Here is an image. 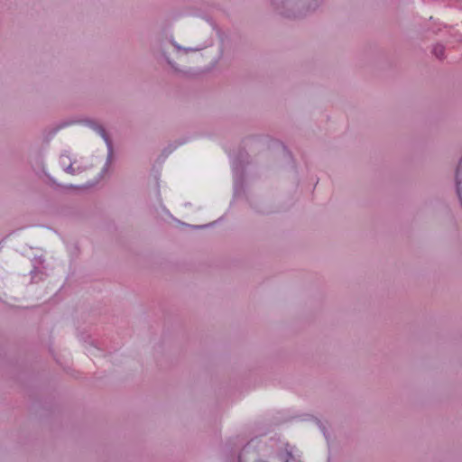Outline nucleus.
Instances as JSON below:
<instances>
[{"label":"nucleus","instance_id":"nucleus-1","mask_svg":"<svg viewBox=\"0 0 462 462\" xmlns=\"http://www.w3.org/2000/svg\"><path fill=\"white\" fill-rule=\"evenodd\" d=\"M273 8L282 16L296 18L315 10L319 0H270Z\"/></svg>","mask_w":462,"mask_h":462},{"label":"nucleus","instance_id":"nucleus-2","mask_svg":"<svg viewBox=\"0 0 462 462\" xmlns=\"http://www.w3.org/2000/svg\"><path fill=\"white\" fill-rule=\"evenodd\" d=\"M292 454L283 448L273 450L265 459L255 460V453L249 448L245 447L238 456V462H289Z\"/></svg>","mask_w":462,"mask_h":462},{"label":"nucleus","instance_id":"nucleus-3","mask_svg":"<svg viewBox=\"0 0 462 462\" xmlns=\"http://www.w3.org/2000/svg\"><path fill=\"white\" fill-rule=\"evenodd\" d=\"M85 124L89 126L90 128H92L94 131H96L102 138L103 140L105 141L106 144V147H107V157H106V164L103 168V171H107L110 163H111V161H112V157H113V143H112V140L110 139L109 135L107 134L106 129L104 128L103 125H101L100 124H98L97 122L94 121V120H91V119H87L85 120Z\"/></svg>","mask_w":462,"mask_h":462},{"label":"nucleus","instance_id":"nucleus-4","mask_svg":"<svg viewBox=\"0 0 462 462\" xmlns=\"http://www.w3.org/2000/svg\"><path fill=\"white\" fill-rule=\"evenodd\" d=\"M33 262V269L31 271L32 282H38L42 281L46 276L44 272V263L45 259L42 256L35 257L32 260Z\"/></svg>","mask_w":462,"mask_h":462},{"label":"nucleus","instance_id":"nucleus-5","mask_svg":"<svg viewBox=\"0 0 462 462\" xmlns=\"http://www.w3.org/2000/svg\"><path fill=\"white\" fill-rule=\"evenodd\" d=\"M432 53L439 60L445 59V46L443 44L437 43L432 49Z\"/></svg>","mask_w":462,"mask_h":462},{"label":"nucleus","instance_id":"nucleus-6","mask_svg":"<svg viewBox=\"0 0 462 462\" xmlns=\"http://www.w3.org/2000/svg\"><path fill=\"white\" fill-rule=\"evenodd\" d=\"M64 171L67 172V173H69V174H76L77 172H79V171H82V170L79 167L78 169H76L74 166H73V162H70L65 168H64Z\"/></svg>","mask_w":462,"mask_h":462},{"label":"nucleus","instance_id":"nucleus-7","mask_svg":"<svg viewBox=\"0 0 462 462\" xmlns=\"http://www.w3.org/2000/svg\"><path fill=\"white\" fill-rule=\"evenodd\" d=\"M166 60H167L168 64H169V65H170V66H171V68H172L176 72H178V73H186V71H184V70H182V69H179V68L176 66V64H175L173 61H171L168 57H166Z\"/></svg>","mask_w":462,"mask_h":462},{"label":"nucleus","instance_id":"nucleus-8","mask_svg":"<svg viewBox=\"0 0 462 462\" xmlns=\"http://www.w3.org/2000/svg\"><path fill=\"white\" fill-rule=\"evenodd\" d=\"M172 44L173 46L177 49V50H183L185 51L186 52L188 51H198V49H191V48H182L180 47L179 44H177L176 42H172Z\"/></svg>","mask_w":462,"mask_h":462},{"label":"nucleus","instance_id":"nucleus-9","mask_svg":"<svg viewBox=\"0 0 462 462\" xmlns=\"http://www.w3.org/2000/svg\"><path fill=\"white\" fill-rule=\"evenodd\" d=\"M66 159H69V156H68L67 154H62V155L60 156V162H61V164H62V165H65V160H66Z\"/></svg>","mask_w":462,"mask_h":462},{"label":"nucleus","instance_id":"nucleus-10","mask_svg":"<svg viewBox=\"0 0 462 462\" xmlns=\"http://www.w3.org/2000/svg\"><path fill=\"white\" fill-rule=\"evenodd\" d=\"M458 42H461L462 41V35H459L458 39H457Z\"/></svg>","mask_w":462,"mask_h":462},{"label":"nucleus","instance_id":"nucleus-11","mask_svg":"<svg viewBox=\"0 0 462 462\" xmlns=\"http://www.w3.org/2000/svg\"><path fill=\"white\" fill-rule=\"evenodd\" d=\"M170 148H171V151H170V152H171L172 150H174V148H175V147H171V146H170Z\"/></svg>","mask_w":462,"mask_h":462}]
</instances>
